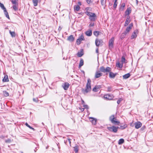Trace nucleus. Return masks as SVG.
<instances>
[{
  "label": "nucleus",
  "mask_w": 153,
  "mask_h": 153,
  "mask_svg": "<svg viewBox=\"0 0 153 153\" xmlns=\"http://www.w3.org/2000/svg\"><path fill=\"white\" fill-rule=\"evenodd\" d=\"M0 7L4 10L6 9V8L4 7V4H3L1 3V2H0Z\"/></svg>",
  "instance_id": "nucleus-36"
},
{
  "label": "nucleus",
  "mask_w": 153,
  "mask_h": 153,
  "mask_svg": "<svg viewBox=\"0 0 153 153\" xmlns=\"http://www.w3.org/2000/svg\"><path fill=\"white\" fill-rule=\"evenodd\" d=\"M83 54L80 52H78L77 53L78 56L79 57H81L82 56Z\"/></svg>",
  "instance_id": "nucleus-42"
},
{
  "label": "nucleus",
  "mask_w": 153,
  "mask_h": 153,
  "mask_svg": "<svg viewBox=\"0 0 153 153\" xmlns=\"http://www.w3.org/2000/svg\"><path fill=\"white\" fill-rule=\"evenodd\" d=\"M130 76L129 74H127L123 76V77L124 79H126L129 78Z\"/></svg>",
  "instance_id": "nucleus-26"
},
{
  "label": "nucleus",
  "mask_w": 153,
  "mask_h": 153,
  "mask_svg": "<svg viewBox=\"0 0 153 153\" xmlns=\"http://www.w3.org/2000/svg\"><path fill=\"white\" fill-rule=\"evenodd\" d=\"M28 127H29L31 129H32L33 130H34V129L32 128V127H31V126H30L29 125L28 126Z\"/></svg>",
  "instance_id": "nucleus-50"
},
{
  "label": "nucleus",
  "mask_w": 153,
  "mask_h": 153,
  "mask_svg": "<svg viewBox=\"0 0 153 153\" xmlns=\"http://www.w3.org/2000/svg\"><path fill=\"white\" fill-rule=\"evenodd\" d=\"M94 25V24L93 23L91 22V23L89 25V27H93Z\"/></svg>",
  "instance_id": "nucleus-44"
},
{
  "label": "nucleus",
  "mask_w": 153,
  "mask_h": 153,
  "mask_svg": "<svg viewBox=\"0 0 153 153\" xmlns=\"http://www.w3.org/2000/svg\"><path fill=\"white\" fill-rule=\"evenodd\" d=\"M124 140L123 139H120L118 142V143L119 145H120L124 143Z\"/></svg>",
  "instance_id": "nucleus-27"
},
{
  "label": "nucleus",
  "mask_w": 153,
  "mask_h": 153,
  "mask_svg": "<svg viewBox=\"0 0 153 153\" xmlns=\"http://www.w3.org/2000/svg\"><path fill=\"white\" fill-rule=\"evenodd\" d=\"M28 127H29L31 129H32L33 130H34V129L32 128V127H31V126H30L29 125L28 126Z\"/></svg>",
  "instance_id": "nucleus-51"
},
{
  "label": "nucleus",
  "mask_w": 153,
  "mask_h": 153,
  "mask_svg": "<svg viewBox=\"0 0 153 153\" xmlns=\"http://www.w3.org/2000/svg\"><path fill=\"white\" fill-rule=\"evenodd\" d=\"M117 6V0H115L114 3V4L113 7L114 8L116 7Z\"/></svg>",
  "instance_id": "nucleus-39"
},
{
  "label": "nucleus",
  "mask_w": 153,
  "mask_h": 153,
  "mask_svg": "<svg viewBox=\"0 0 153 153\" xmlns=\"http://www.w3.org/2000/svg\"><path fill=\"white\" fill-rule=\"evenodd\" d=\"M104 98L108 100H111L112 99V97L110 95L107 94L105 95L104 96Z\"/></svg>",
  "instance_id": "nucleus-14"
},
{
  "label": "nucleus",
  "mask_w": 153,
  "mask_h": 153,
  "mask_svg": "<svg viewBox=\"0 0 153 153\" xmlns=\"http://www.w3.org/2000/svg\"><path fill=\"white\" fill-rule=\"evenodd\" d=\"M96 52L98 53V55H99V51H98V48H96Z\"/></svg>",
  "instance_id": "nucleus-49"
},
{
  "label": "nucleus",
  "mask_w": 153,
  "mask_h": 153,
  "mask_svg": "<svg viewBox=\"0 0 153 153\" xmlns=\"http://www.w3.org/2000/svg\"><path fill=\"white\" fill-rule=\"evenodd\" d=\"M33 101L37 102H38V100L37 98H34L33 99Z\"/></svg>",
  "instance_id": "nucleus-43"
},
{
  "label": "nucleus",
  "mask_w": 153,
  "mask_h": 153,
  "mask_svg": "<svg viewBox=\"0 0 153 153\" xmlns=\"http://www.w3.org/2000/svg\"><path fill=\"white\" fill-rule=\"evenodd\" d=\"M133 26L132 23L130 24L129 26L126 28L125 31L124 32L127 34L130 31L131 29Z\"/></svg>",
  "instance_id": "nucleus-6"
},
{
  "label": "nucleus",
  "mask_w": 153,
  "mask_h": 153,
  "mask_svg": "<svg viewBox=\"0 0 153 153\" xmlns=\"http://www.w3.org/2000/svg\"><path fill=\"white\" fill-rule=\"evenodd\" d=\"M111 71V68L109 67H107L105 68L103 66L101 67L100 68V71H97L95 74V78H97L102 76V74L100 72L106 73Z\"/></svg>",
  "instance_id": "nucleus-1"
},
{
  "label": "nucleus",
  "mask_w": 153,
  "mask_h": 153,
  "mask_svg": "<svg viewBox=\"0 0 153 153\" xmlns=\"http://www.w3.org/2000/svg\"><path fill=\"white\" fill-rule=\"evenodd\" d=\"M2 81L3 82H7L9 81L8 77L7 75H5Z\"/></svg>",
  "instance_id": "nucleus-19"
},
{
  "label": "nucleus",
  "mask_w": 153,
  "mask_h": 153,
  "mask_svg": "<svg viewBox=\"0 0 153 153\" xmlns=\"http://www.w3.org/2000/svg\"><path fill=\"white\" fill-rule=\"evenodd\" d=\"M4 14L5 15L6 17H7L8 19H10L8 13L7 12V11L6 9L5 10H4Z\"/></svg>",
  "instance_id": "nucleus-23"
},
{
  "label": "nucleus",
  "mask_w": 153,
  "mask_h": 153,
  "mask_svg": "<svg viewBox=\"0 0 153 153\" xmlns=\"http://www.w3.org/2000/svg\"><path fill=\"white\" fill-rule=\"evenodd\" d=\"M86 35L88 36H91L92 34V31L89 30L85 32Z\"/></svg>",
  "instance_id": "nucleus-18"
},
{
  "label": "nucleus",
  "mask_w": 153,
  "mask_h": 153,
  "mask_svg": "<svg viewBox=\"0 0 153 153\" xmlns=\"http://www.w3.org/2000/svg\"><path fill=\"white\" fill-rule=\"evenodd\" d=\"M78 4L79 5H81V3L80 2H78Z\"/></svg>",
  "instance_id": "nucleus-54"
},
{
  "label": "nucleus",
  "mask_w": 153,
  "mask_h": 153,
  "mask_svg": "<svg viewBox=\"0 0 153 153\" xmlns=\"http://www.w3.org/2000/svg\"><path fill=\"white\" fill-rule=\"evenodd\" d=\"M109 120L111 123L115 125H119L120 122L118 121L116 118L114 117V115L111 116L109 117Z\"/></svg>",
  "instance_id": "nucleus-4"
},
{
  "label": "nucleus",
  "mask_w": 153,
  "mask_h": 153,
  "mask_svg": "<svg viewBox=\"0 0 153 153\" xmlns=\"http://www.w3.org/2000/svg\"><path fill=\"white\" fill-rule=\"evenodd\" d=\"M84 107L85 108H88V106L87 105H84Z\"/></svg>",
  "instance_id": "nucleus-52"
},
{
  "label": "nucleus",
  "mask_w": 153,
  "mask_h": 153,
  "mask_svg": "<svg viewBox=\"0 0 153 153\" xmlns=\"http://www.w3.org/2000/svg\"><path fill=\"white\" fill-rule=\"evenodd\" d=\"M126 12H128V14H129L131 12V10L128 9H127L126 10Z\"/></svg>",
  "instance_id": "nucleus-45"
},
{
  "label": "nucleus",
  "mask_w": 153,
  "mask_h": 153,
  "mask_svg": "<svg viewBox=\"0 0 153 153\" xmlns=\"http://www.w3.org/2000/svg\"><path fill=\"white\" fill-rule=\"evenodd\" d=\"M18 1V0H12L11 2L14 5H16V4L17 3V2Z\"/></svg>",
  "instance_id": "nucleus-38"
},
{
  "label": "nucleus",
  "mask_w": 153,
  "mask_h": 153,
  "mask_svg": "<svg viewBox=\"0 0 153 153\" xmlns=\"http://www.w3.org/2000/svg\"><path fill=\"white\" fill-rule=\"evenodd\" d=\"M145 128V127H142V128H141V130H143V129H144V128Z\"/></svg>",
  "instance_id": "nucleus-55"
},
{
  "label": "nucleus",
  "mask_w": 153,
  "mask_h": 153,
  "mask_svg": "<svg viewBox=\"0 0 153 153\" xmlns=\"http://www.w3.org/2000/svg\"><path fill=\"white\" fill-rule=\"evenodd\" d=\"M67 40L69 41L72 42L74 41V38L73 35H71L68 37Z\"/></svg>",
  "instance_id": "nucleus-12"
},
{
  "label": "nucleus",
  "mask_w": 153,
  "mask_h": 153,
  "mask_svg": "<svg viewBox=\"0 0 153 153\" xmlns=\"http://www.w3.org/2000/svg\"><path fill=\"white\" fill-rule=\"evenodd\" d=\"M85 13L87 15L90 17L89 19L91 21H94L95 20L96 16L94 13H91L88 11H87Z\"/></svg>",
  "instance_id": "nucleus-3"
},
{
  "label": "nucleus",
  "mask_w": 153,
  "mask_h": 153,
  "mask_svg": "<svg viewBox=\"0 0 153 153\" xmlns=\"http://www.w3.org/2000/svg\"><path fill=\"white\" fill-rule=\"evenodd\" d=\"M38 0H32L34 6H36L38 5Z\"/></svg>",
  "instance_id": "nucleus-25"
},
{
  "label": "nucleus",
  "mask_w": 153,
  "mask_h": 153,
  "mask_svg": "<svg viewBox=\"0 0 153 153\" xmlns=\"http://www.w3.org/2000/svg\"><path fill=\"white\" fill-rule=\"evenodd\" d=\"M107 128L110 131L116 133L118 131L119 127L112 126H108Z\"/></svg>",
  "instance_id": "nucleus-5"
},
{
  "label": "nucleus",
  "mask_w": 153,
  "mask_h": 153,
  "mask_svg": "<svg viewBox=\"0 0 153 153\" xmlns=\"http://www.w3.org/2000/svg\"><path fill=\"white\" fill-rule=\"evenodd\" d=\"M134 124L135 127L136 129H138L140 128L142 125V123L139 121L136 122Z\"/></svg>",
  "instance_id": "nucleus-10"
},
{
  "label": "nucleus",
  "mask_w": 153,
  "mask_h": 153,
  "mask_svg": "<svg viewBox=\"0 0 153 153\" xmlns=\"http://www.w3.org/2000/svg\"><path fill=\"white\" fill-rule=\"evenodd\" d=\"M136 0V2H137V3H138V1H137V0Z\"/></svg>",
  "instance_id": "nucleus-57"
},
{
  "label": "nucleus",
  "mask_w": 153,
  "mask_h": 153,
  "mask_svg": "<svg viewBox=\"0 0 153 153\" xmlns=\"http://www.w3.org/2000/svg\"><path fill=\"white\" fill-rule=\"evenodd\" d=\"M22 153H23V152H22Z\"/></svg>",
  "instance_id": "nucleus-59"
},
{
  "label": "nucleus",
  "mask_w": 153,
  "mask_h": 153,
  "mask_svg": "<svg viewBox=\"0 0 153 153\" xmlns=\"http://www.w3.org/2000/svg\"><path fill=\"white\" fill-rule=\"evenodd\" d=\"M81 111H84V108H82V109H81Z\"/></svg>",
  "instance_id": "nucleus-56"
},
{
  "label": "nucleus",
  "mask_w": 153,
  "mask_h": 153,
  "mask_svg": "<svg viewBox=\"0 0 153 153\" xmlns=\"http://www.w3.org/2000/svg\"><path fill=\"white\" fill-rule=\"evenodd\" d=\"M3 93L4 96L6 97L8 96L9 95V93L6 91H4Z\"/></svg>",
  "instance_id": "nucleus-37"
},
{
  "label": "nucleus",
  "mask_w": 153,
  "mask_h": 153,
  "mask_svg": "<svg viewBox=\"0 0 153 153\" xmlns=\"http://www.w3.org/2000/svg\"><path fill=\"white\" fill-rule=\"evenodd\" d=\"M130 20L129 19V18L127 17L126 21L125 22V23L124 24L125 26H127L128 24L130 23Z\"/></svg>",
  "instance_id": "nucleus-16"
},
{
  "label": "nucleus",
  "mask_w": 153,
  "mask_h": 153,
  "mask_svg": "<svg viewBox=\"0 0 153 153\" xmlns=\"http://www.w3.org/2000/svg\"><path fill=\"white\" fill-rule=\"evenodd\" d=\"M91 119V121L92 122V124L95 125L96 123V120L95 119H94L93 118L90 117V118Z\"/></svg>",
  "instance_id": "nucleus-21"
},
{
  "label": "nucleus",
  "mask_w": 153,
  "mask_h": 153,
  "mask_svg": "<svg viewBox=\"0 0 153 153\" xmlns=\"http://www.w3.org/2000/svg\"><path fill=\"white\" fill-rule=\"evenodd\" d=\"M25 125L27 126L28 127V126H29V125L27 123H26L25 124Z\"/></svg>",
  "instance_id": "nucleus-53"
},
{
  "label": "nucleus",
  "mask_w": 153,
  "mask_h": 153,
  "mask_svg": "<svg viewBox=\"0 0 153 153\" xmlns=\"http://www.w3.org/2000/svg\"><path fill=\"white\" fill-rule=\"evenodd\" d=\"M114 40V38L112 37L109 40V46L110 49H111L113 48V45Z\"/></svg>",
  "instance_id": "nucleus-9"
},
{
  "label": "nucleus",
  "mask_w": 153,
  "mask_h": 153,
  "mask_svg": "<svg viewBox=\"0 0 153 153\" xmlns=\"http://www.w3.org/2000/svg\"><path fill=\"white\" fill-rule=\"evenodd\" d=\"M91 81L90 79L89 78L87 80V83L86 84L85 89H82V91L84 94L88 93L91 91Z\"/></svg>",
  "instance_id": "nucleus-2"
},
{
  "label": "nucleus",
  "mask_w": 153,
  "mask_h": 153,
  "mask_svg": "<svg viewBox=\"0 0 153 153\" xmlns=\"http://www.w3.org/2000/svg\"><path fill=\"white\" fill-rule=\"evenodd\" d=\"M101 3L102 5H104L105 4V1H104V0H101Z\"/></svg>",
  "instance_id": "nucleus-41"
},
{
  "label": "nucleus",
  "mask_w": 153,
  "mask_h": 153,
  "mask_svg": "<svg viewBox=\"0 0 153 153\" xmlns=\"http://www.w3.org/2000/svg\"><path fill=\"white\" fill-rule=\"evenodd\" d=\"M101 88V85H96L93 88V91L94 92H97Z\"/></svg>",
  "instance_id": "nucleus-13"
},
{
  "label": "nucleus",
  "mask_w": 153,
  "mask_h": 153,
  "mask_svg": "<svg viewBox=\"0 0 153 153\" xmlns=\"http://www.w3.org/2000/svg\"><path fill=\"white\" fill-rule=\"evenodd\" d=\"M84 40V37L83 35H81L80 36L78 39H77L76 41V43L77 45H79L81 42L82 40Z\"/></svg>",
  "instance_id": "nucleus-7"
},
{
  "label": "nucleus",
  "mask_w": 153,
  "mask_h": 153,
  "mask_svg": "<svg viewBox=\"0 0 153 153\" xmlns=\"http://www.w3.org/2000/svg\"><path fill=\"white\" fill-rule=\"evenodd\" d=\"M125 3H123L121 4V5L120 7V10H123L124 9V7H125Z\"/></svg>",
  "instance_id": "nucleus-28"
},
{
  "label": "nucleus",
  "mask_w": 153,
  "mask_h": 153,
  "mask_svg": "<svg viewBox=\"0 0 153 153\" xmlns=\"http://www.w3.org/2000/svg\"><path fill=\"white\" fill-rule=\"evenodd\" d=\"M9 32L10 33V35L12 37H15V33L14 32H11V31L10 30L9 31Z\"/></svg>",
  "instance_id": "nucleus-35"
},
{
  "label": "nucleus",
  "mask_w": 153,
  "mask_h": 153,
  "mask_svg": "<svg viewBox=\"0 0 153 153\" xmlns=\"http://www.w3.org/2000/svg\"><path fill=\"white\" fill-rule=\"evenodd\" d=\"M95 45L96 46L98 47L102 44V41L101 39H96L95 40Z\"/></svg>",
  "instance_id": "nucleus-8"
},
{
  "label": "nucleus",
  "mask_w": 153,
  "mask_h": 153,
  "mask_svg": "<svg viewBox=\"0 0 153 153\" xmlns=\"http://www.w3.org/2000/svg\"><path fill=\"white\" fill-rule=\"evenodd\" d=\"M69 84L68 82H65L62 85V87L65 90H67L69 86Z\"/></svg>",
  "instance_id": "nucleus-11"
},
{
  "label": "nucleus",
  "mask_w": 153,
  "mask_h": 153,
  "mask_svg": "<svg viewBox=\"0 0 153 153\" xmlns=\"http://www.w3.org/2000/svg\"><path fill=\"white\" fill-rule=\"evenodd\" d=\"M13 8L15 11H16L18 10V4L14 5L13 6Z\"/></svg>",
  "instance_id": "nucleus-34"
},
{
  "label": "nucleus",
  "mask_w": 153,
  "mask_h": 153,
  "mask_svg": "<svg viewBox=\"0 0 153 153\" xmlns=\"http://www.w3.org/2000/svg\"><path fill=\"white\" fill-rule=\"evenodd\" d=\"M116 66L119 68H122L123 66V64L122 63L120 64L118 62L116 63Z\"/></svg>",
  "instance_id": "nucleus-30"
},
{
  "label": "nucleus",
  "mask_w": 153,
  "mask_h": 153,
  "mask_svg": "<svg viewBox=\"0 0 153 153\" xmlns=\"http://www.w3.org/2000/svg\"><path fill=\"white\" fill-rule=\"evenodd\" d=\"M74 10H75L76 11H79L80 8V7L79 5H75L74 6Z\"/></svg>",
  "instance_id": "nucleus-33"
},
{
  "label": "nucleus",
  "mask_w": 153,
  "mask_h": 153,
  "mask_svg": "<svg viewBox=\"0 0 153 153\" xmlns=\"http://www.w3.org/2000/svg\"><path fill=\"white\" fill-rule=\"evenodd\" d=\"M127 127V126L126 125H125L124 126V127H123V126H121L120 127L122 128V129H123Z\"/></svg>",
  "instance_id": "nucleus-48"
},
{
  "label": "nucleus",
  "mask_w": 153,
  "mask_h": 153,
  "mask_svg": "<svg viewBox=\"0 0 153 153\" xmlns=\"http://www.w3.org/2000/svg\"><path fill=\"white\" fill-rule=\"evenodd\" d=\"M121 62H122V63L123 64V63H126L127 62V61L126 60L125 57L123 56L122 57L121 59Z\"/></svg>",
  "instance_id": "nucleus-24"
},
{
  "label": "nucleus",
  "mask_w": 153,
  "mask_h": 153,
  "mask_svg": "<svg viewBox=\"0 0 153 153\" xmlns=\"http://www.w3.org/2000/svg\"><path fill=\"white\" fill-rule=\"evenodd\" d=\"M122 100L121 99H119L117 101V102L118 104H119L120 103V102Z\"/></svg>",
  "instance_id": "nucleus-46"
},
{
  "label": "nucleus",
  "mask_w": 153,
  "mask_h": 153,
  "mask_svg": "<svg viewBox=\"0 0 153 153\" xmlns=\"http://www.w3.org/2000/svg\"><path fill=\"white\" fill-rule=\"evenodd\" d=\"M108 91L111 92L112 91V88L111 87H108L107 88Z\"/></svg>",
  "instance_id": "nucleus-40"
},
{
  "label": "nucleus",
  "mask_w": 153,
  "mask_h": 153,
  "mask_svg": "<svg viewBox=\"0 0 153 153\" xmlns=\"http://www.w3.org/2000/svg\"><path fill=\"white\" fill-rule=\"evenodd\" d=\"M127 35V34L126 33H125V32L123 33L120 36V38L121 39H124L125 37V36Z\"/></svg>",
  "instance_id": "nucleus-31"
},
{
  "label": "nucleus",
  "mask_w": 153,
  "mask_h": 153,
  "mask_svg": "<svg viewBox=\"0 0 153 153\" xmlns=\"http://www.w3.org/2000/svg\"><path fill=\"white\" fill-rule=\"evenodd\" d=\"M74 151L76 153H77L79 150V147L78 146H76L74 147Z\"/></svg>",
  "instance_id": "nucleus-22"
},
{
  "label": "nucleus",
  "mask_w": 153,
  "mask_h": 153,
  "mask_svg": "<svg viewBox=\"0 0 153 153\" xmlns=\"http://www.w3.org/2000/svg\"><path fill=\"white\" fill-rule=\"evenodd\" d=\"M86 2L88 4H89L91 2V0H86Z\"/></svg>",
  "instance_id": "nucleus-47"
},
{
  "label": "nucleus",
  "mask_w": 153,
  "mask_h": 153,
  "mask_svg": "<svg viewBox=\"0 0 153 153\" xmlns=\"http://www.w3.org/2000/svg\"><path fill=\"white\" fill-rule=\"evenodd\" d=\"M101 33L100 32L97 31H94V34L96 36H98Z\"/></svg>",
  "instance_id": "nucleus-32"
},
{
  "label": "nucleus",
  "mask_w": 153,
  "mask_h": 153,
  "mask_svg": "<svg viewBox=\"0 0 153 153\" xmlns=\"http://www.w3.org/2000/svg\"><path fill=\"white\" fill-rule=\"evenodd\" d=\"M109 76L110 78H114L116 75V74H114L113 73L109 72Z\"/></svg>",
  "instance_id": "nucleus-15"
},
{
  "label": "nucleus",
  "mask_w": 153,
  "mask_h": 153,
  "mask_svg": "<svg viewBox=\"0 0 153 153\" xmlns=\"http://www.w3.org/2000/svg\"><path fill=\"white\" fill-rule=\"evenodd\" d=\"M84 64V61L82 59H81L80 60L79 64V67H81V66H82Z\"/></svg>",
  "instance_id": "nucleus-29"
},
{
  "label": "nucleus",
  "mask_w": 153,
  "mask_h": 153,
  "mask_svg": "<svg viewBox=\"0 0 153 153\" xmlns=\"http://www.w3.org/2000/svg\"><path fill=\"white\" fill-rule=\"evenodd\" d=\"M137 35L135 32H134L131 36V39H132L136 37Z\"/></svg>",
  "instance_id": "nucleus-20"
},
{
  "label": "nucleus",
  "mask_w": 153,
  "mask_h": 153,
  "mask_svg": "<svg viewBox=\"0 0 153 153\" xmlns=\"http://www.w3.org/2000/svg\"><path fill=\"white\" fill-rule=\"evenodd\" d=\"M83 72L84 73V71H83Z\"/></svg>",
  "instance_id": "nucleus-58"
},
{
  "label": "nucleus",
  "mask_w": 153,
  "mask_h": 153,
  "mask_svg": "<svg viewBox=\"0 0 153 153\" xmlns=\"http://www.w3.org/2000/svg\"><path fill=\"white\" fill-rule=\"evenodd\" d=\"M71 139L69 138H67L66 140H64V143L66 145L69 144L71 146Z\"/></svg>",
  "instance_id": "nucleus-17"
}]
</instances>
